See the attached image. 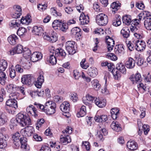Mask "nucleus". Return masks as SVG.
<instances>
[{"mask_svg": "<svg viewBox=\"0 0 151 151\" xmlns=\"http://www.w3.org/2000/svg\"><path fill=\"white\" fill-rule=\"evenodd\" d=\"M144 25L146 28L148 30H151V18H148L144 19Z\"/></svg>", "mask_w": 151, "mask_h": 151, "instance_id": "34", "label": "nucleus"}, {"mask_svg": "<svg viewBox=\"0 0 151 151\" xmlns=\"http://www.w3.org/2000/svg\"><path fill=\"white\" fill-rule=\"evenodd\" d=\"M114 51L116 54L120 55L124 52V49L122 45H116L114 49Z\"/></svg>", "mask_w": 151, "mask_h": 151, "instance_id": "25", "label": "nucleus"}, {"mask_svg": "<svg viewBox=\"0 0 151 151\" xmlns=\"http://www.w3.org/2000/svg\"><path fill=\"white\" fill-rule=\"evenodd\" d=\"M20 134L19 132H16L14 134L12 137L14 145L13 147L15 149H17L19 146V138Z\"/></svg>", "mask_w": 151, "mask_h": 151, "instance_id": "7", "label": "nucleus"}, {"mask_svg": "<svg viewBox=\"0 0 151 151\" xmlns=\"http://www.w3.org/2000/svg\"><path fill=\"white\" fill-rule=\"evenodd\" d=\"M86 109L85 106H83L80 109V110L77 114L78 117H83L86 114Z\"/></svg>", "mask_w": 151, "mask_h": 151, "instance_id": "35", "label": "nucleus"}, {"mask_svg": "<svg viewBox=\"0 0 151 151\" xmlns=\"http://www.w3.org/2000/svg\"><path fill=\"white\" fill-rule=\"evenodd\" d=\"M7 145L6 141L4 139L0 138V148L3 149L6 147Z\"/></svg>", "mask_w": 151, "mask_h": 151, "instance_id": "56", "label": "nucleus"}, {"mask_svg": "<svg viewBox=\"0 0 151 151\" xmlns=\"http://www.w3.org/2000/svg\"><path fill=\"white\" fill-rule=\"evenodd\" d=\"M7 117L5 114L0 111V126H2L6 123Z\"/></svg>", "mask_w": 151, "mask_h": 151, "instance_id": "29", "label": "nucleus"}, {"mask_svg": "<svg viewBox=\"0 0 151 151\" xmlns=\"http://www.w3.org/2000/svg\"><path fill=\"white\" fill-rule=\"evenodd\" d=\"M27 139L26 137H21L19 142V144H21V147L25 149L27 145Z\"/></svg>", "mask_w": 151, "mask_h": 151, "instance_id": "45", "label": "nucleus"}, {"mask_svg": "<svg viewBox=\"0 0 151 151\" xmlns=\"http://www.w3.org/2000/svg\"><path fill=\"white\" fill-rule=\"evenodd\" d=\"M95 98L89 94L86 96L85 97L83 98V103L86 105L89 106L91 104L94 100Z\"/></svg>", "mask_w": 151, "mask_h": 151, "instance_id": "11", "label": "nucleus"}, {"mask_svg": "<svg viewBox=\"0 0 151 151\" xmlns=\"http://www.w3.org/2000/svg\"><path fill=\"white\" fill-rule=\"evenodd\" d=\"M43 75L44 73H40L37 81L35 83V85L38 88H41L42 85L44 81Z\"/></svg>", "mask_w": 151, "mask_h": 151, "instance_id": "10", "label": "nucleus"}, {"mask_svg": "<svg viewBox=\"0 0 151 151\" xmlns=\"http://www.w3.org/2000/svg\"><path fill=\"white\" fill-rule=\"evenodd\" d=\"M18 38L17 36L14 34L12 35L8 38V41L11 45H14L16 43Z\"/></svg>", "mask_w": 151, "mask_h": 151, "instance_id": "30", "label": "nucleus"}, {"mask_svg": "<svg viewBox=\"0 0 151 151\" xmlns=\"http://www.w3.org/2000/svg\"><path fill=\"white\" fill-rule=\"evenodd\" d=\"M116 68L117 70L122 73L124 74L126 73V69L123 63H117L116 65Z\"/></svg>", "mask_w": 151, "mask_h": 151, "instance_id": "22", "label": "nucleus"}, {"mask_svg": "<svg viewBox=\"0 0 151 151\" xmlns=\"http://www.w3.org/2000/svg\"><path fill=\"white\" fill-rule=\"evenodd\" d=\"M33 32L38 35H41L43 33V30L42 27L40 26H35L33 27Z\"/></svg>", "mask_w": 151, "mask_h": 151, "instance_id": "27", "label": "nucleus"}, {"mask_svg": "<svg viewBox=\"0 0 151 151\" xmlns=\"http://www.w3.org/2000/svg\"><path fill=\"white\" fill-rule=\"evenodd\" d=\"M78 32H81V29L78 27L73 28L71 30V34L73 36Z\"/></svg>", "mask_w": 151, "mask_h": 151, "instance_id": "60", "label": "nucleus"}, {"mask_svg": "<svg viewBox=\"0 0 151 151\" xmlns=\"http://www.w3.org/2000/svg\"><path fill=\"white\" fill-rule=\"evenodd\" d=\"M86 60L85 59H83L82 60V61L80 63V65L81 67L84 69H87L89 66V65L88 64H86L84 63H85Z\"/></svg>", "mask_w": 151, "mask_h": 151, "instance_id": "62", "label": "nucleus"}, {"mask_svg": "<svg viewBox=\"0 0 151 151\" xmlns=\"http://www.w3.org/2000/svg\"><path fill=\"white\" fill-rule=\"evenodd\" d=\"M125 64L127 68L131 69L134 67L135 62L132 58L129 57L126 62Z\"/></svg>", "mask_w": 151, "mask_h": 151, "instance_id": "23", "label": "nucleus"}, {"mask_svg": "<svg viewBox=\"0 0 151 151\" xmlns=\"http://www.w3.org/2000/svg\"><path fill=\"white\" fill-rule=\"evenodd\" d=\"M87 74L91 77H95L98 74V73L97 69L94 67H91L88 69Z\"/></svg>", "mask_w": 151, "mask_h": 151, "instance_id": "20", "label": "nucleus"}, {"mask_svg": "<svg viewBox=\"0 0 151 151\" xmlns=\"http://www.w3.org/2000/svg\"><path fill=\"white\" fill-rule=\"evenodd\" d=\"M96 19L97 24L100 26L106 25L108 22L107 16L102 13L98 14Z\"/></svg>", "mask_w": 151, "mask_h": 151, "instance_id": "4", "label": "nucleus"}, {"mask_svg": "<svg viewBox=\"0 0 151 151\" xmlns=\"http://www.w3.org/2000/svg\"><path fill=\"white\" fill-rule=\"evenodd\" d=\"M50 12L52 14L55 16H61V14L60 12H57L54 8H51L50 9Z\"/></svg>", "mask_w": 151, "mask_h": 151, "instance_id": "52", "label": "nucleus"}, {"mask_svg": "<svg viewBox=\"0 0 151 151\" xmlns=\"http://www.w3.org/2000/svg\"><path fill=\"white\" fill-rule=\"evenodd\" d=\"M80 23L81 24H87L89 22V18L87 15H86L82 12L79 17Z\"/></svg>", "mask_w": 151, "mask_h": 151, "instance_id": "15", "label": "nucleus"}, {"mask_svg": "<svg viewBox=\"0 0 151 151\" xmlns=\"http://www.w3.org/2000/svg\"><path fill=\"white\" fill-rule=\"evenodd\" d=\"M130 31L127 28H124L121 31V33L124 37L127 38L130 35Z\"/></svg>", "mask_w": 151, "mask_h": 151, "instance_id": "33", "label": "nucleus"}, {"mask_svg": "<svg viewBox=\"0 0 151 151\" xmlns=\"http://www.w3.org/2000/svg\"><path fill=\"white\" fill-rule=\"evenodd\" d=\"M68 24L66 23H63L62 22V24L59 29L64 32H66L68 28Z\"/></svg>", "mask_w": 151, "mask_h": 151, "instance_id": "49", "label": "nucleus"}, {"mask_svg": "<svg viewBox=\"0 0 151 151\" xmlns=\"http://www.w3.org/2000/svg\"><path fill=\"white\" fill-rule=\"evenodd\" d=\"M6 105L9 107L16 109L18 107L17 101L14 99H8L6 102Z\"/></svg>", "mask_w": 151, "mask_h": 151, "instance_id": "12", "label": "nucleus"}, {"mask_svg": "<svg viewBox=\"0 0 151 151\" xmlns=\"http://www.w3.org/2000/svg\"><path fill=\"white\" fill-rule=\"evenodd\" d=\"M134 77H135L136 78V84L139 83H140L142 81V78L140 74L139 73H136L135 75H134Z\"/></svg>", "mask_w": 151, "mask_h": 151, "instance_id": "59", "label": "nucleus"}, {"mask_svg": "<svg viewBox=\"0 0 151 151\" xmlns=\"http://www.w3.org/2000/svg\"><path fill=\"white\" fill-rule=\"evenodd\" d=\"M143 128L144 132L145 135H147L150 130L149 126L148 125L144 124L142 126Z\"/></svg>", "mask_w": 151, "mask_h": 151, "instance_id": "64", "label": "nucleus"}, {"mask_svg": "<svg viewBox=\"0 0 151 151\" xmlns=\"http://www.w3.org/2000/svg\"><path fill=\"white\" fill-rule=\"evenodd\" d=\"M44 112L47 114H52L55 112L56 104L52 101H48L45 103Z\"/></svg>", "mask_w": 151, "mask_h": 151, "instance_id": "3", "label": "nucleus"}, {"mask_svg": "<svg viewBox=\"0 0 151 151\" xmlns=\"http://www.w3.org/2000/svg\"><path fill=\"white\" fill-rule=\"evenodd\" d=\"M34 131L33 128L32 127L29 126L27 127L22 129L20 132L23 136L29 137L31 136L33 134Z\"/></svg>", "mask_w": 151, "mask_h": 151, "instance_id": "8", "label": "nucleus"}, {"mask_svg": "<svg viewBox=\"0 0 151 151\" xmlns=\"http://www.w3.org/2000/svg\"><path fill=\"white\" fill-rule=\"evenodd\" d=\"M130 28L131 32H134L137 31L139 29V22H136L135 20L132 21V23L130 24Z\"/></svg>", "mask_w": 151, "mask_h": 151, "instance_id": "16", "label": "nucleus"}, {"mask_svg": "<svg viewBox=\"0 0 151 151\" xmlns=\"http://www.w3.org/2000/svg\"><path fill=\"white\" fill-rule=\"evenodd\" d=\"M143 14V19H145L148 18H151V13L148 11H145L142 13Z\"/></svg>", "mask_w": 151, "mask_h": 151, "instance_id": "63", "label": "nucleus"}, {"mask_svg": "<svg viewBox=\"0 0 151 151\" xmlns=\"http://www.w3.org/2000/svg\"><path fill=\"white\" fill-rule=\"evenodd\" d=\"M23 49L22 45H18L12 50H10L9 52L10 54L12 55L16 53L19 54L22 53Z\"/></svg>", "mask_w": 151, "mask_h": 151, "instance_id": "17", "label": "nucleus"}, {"mask_svg": "<svg viewBox=\"0 0 151 151\" xmlns=\"http://www.w3.org/2000/svg\"><path fill=\"white\" fill-rule=\"evenodd\" d=\"M75 44V42L72 41H68L66 42L65 45V49L69 54H73L76 52Z\"/></svg>", "mask_w": 151, "mask_h": 151, "instance_id": "5", "label": "nucleus"}, {"mask_svg": "<svg viewBox=\"0 0 151 151\" xmlns=\"http://www.w3.org/2000/svg\"><path fill=\"white\" fill-rule=\"evenodd\" d=\"M111 72L115 79L117 80L120 78L121 77V74L118 72L115 69H113L111 71Z\"/></svg>", "mask_w": 151, "mask_h": 151, "instance_id": "48", "label": "nucleus"}, {"mask_svg": "<svg viewBox=\"0 0 151 151\" xmlns=\"http://www.w3.org/2000/svg\"><path fill=\"white\" fill-rule=\"evenodd\" d=\"M23 56L26 59L29 58L31 54V51L27 48H24L23 50Z\"/></svg>", "mask_w": 151, "mask_h": 151, "instance_id": "40", "label": "nucleus"}, {"mask_svg": "<svg viewBox=\"0 0 151 151\" xmlns=\"http://www.w3.org/2000/svg\"><path fill=\"white\" fill-rule=\"evenodd\" d=\"M14 14L12 15V17L14 18H17L22 14V9L21 6L18 5H14L13 6Z\"/></svg>", "mask_w": 151, "mask_h": 151, "instance_id": "9", "label": "nucleus"}, {"mask_svg": "<svg viewBox=\"0 0 151 151\" xmlns=\"http://www.w3.org/2000/svg\"><path fill=\"white\" fill-rule=\"evenodd\" d=\"M105 101L106 100L101 101L99 99L96 98L94 100V102L95 104L99 107L103 108L106 106V103Z\"/></svg>", "mask_w": 151, "mask_h": 151, "instance_id": "32", "label": "nucleus"}, {"mask_svg": "<svg viewBox=\"0 0 151 151\" xmlns=\"http://www.w3.org/2000/svg\"><path fill=\"white\" fill-rule=\"evenodd\" d=\"M72 128L70 127H68L65 130H63L62 132L64 134L68 135L69 134H70L72 133Z\"/></svg>", "mask_w": 151, "mask_h": 151, "instance_id": "61", "label": "nucleus"}, {"mask_svg": "<svg viewBox=\"0 0 151 151\" xmlns=\"http://www.w3.org/2000/svg\"><path fill=\"white\" fill-rule=\"evenodd\" d=\"M91 83L92 86L96 90L98 91L101 88V85L97 79L93 80L91 81Z\"/></svg>", "mask_w": 151, "mask_h": 151, "instance_id": "38", "label": "nucleus"}, {"mask_svg": "<svg viewBox=\"0 0 151 151\" xmlns=\"http://www.w3.org/2000/svg\"><path fill=\"white\" fill-rule=\"evenodd\" d=\"M47 4H39L37 6L38 9L41 12H43L47 9Z\"/></svg>", "mask_w": 151, "mask_h": 151, "instance_id": "47", "label": "nucleus"}, {"mask_svg": "<svg viewBox=\"0 0 151 151\" xmlns=\"http://www.w3.org/2000/svg\"><path fill=\"white\" fill-rule=\"evenodd\" d=\"M121 17L119 16L114 18L112 20V24L115 27L119 26L121 24Z\"/></svg>", "mask_w": 151, "mask_h": 151, "instance_id": "39", "label": "nucleus"}, {"mask_svg": "<svg viewBox=\"0 0 151 151\" xmlns=\"http://www.w3.org/2000/svg\"><path fill=\"white\" fill-rule=\"evenodd\" d=\"M65 137L62 135L60 139V141L61 143L63 145H66L69 143H70L71 141V139L70 136L68 134L67 135L65 134Z\"/></svg>", "mask_w": 151, "mask_h": 151, "instance_id": "19", "label": "nucleus"}, {"mask_svg": "<svg viewBox=\"0 0 151 151\" xmlns=\"http://www.w3.org/2000/svg\"><path fill=\"white\" fill-rule=\"evenodd\" d=\"M26 29L23 27H19L17 31V34L20 37L24 35V34L27 32Z\"/></svg>", "mask_w": 151, "mask_h": 151, "instance_id": "46", "label": "nucleus"}, {"mask_svg": "<svg viewBox=\"0 0 151 151\" xmlns=\"http://www.w3.org/2000/svg\"><path fill=\"white\" fill-rule=\"evenodd\" d=\"M107 44V48L108 51L109 52L111 51L113 49V47L114 45V42H106Z\"/></svg>", "mask_w": 151, "mask_h": 151, "instance_id": "53", "label": "nucleus"}, {"mask_svg": "<svg viewBox=\"0 0 151 151\" xmlns=\"http://www.w3.org/2000/svg\"><path fill=\"white\" fill-rule=\"evenodd\" d=\"M34 104L35 106V107L40 109L42 111H44V109H45V106L36 102H35Z\"/></svg>", "mask_w": 151, "mask_h": 151, "instance_id": "51", "label": "nucleus"}, {"mask_svg": "<svg viewBox=\"0 0 151 151\" xmlns=\"http://www.w3.org/2000/svg\"><path fill=\"white\" fill-rule=\"evenodd\" d=\"M120 3L117 4L115 2L113 3L111 5V8L112 9V12L115 13L120 7Z\"/></svg>", "mask_w": 151, "mask_h": 151, "instance_id": "42", "label": "nucleus"}, {"mask_svg": "<svg viewBox=\"0 0 151 151\" xmlns=\"http://www.w3.org/2000/svg\"><path fill=\"white\" fill-rule=\"evenodd\" d=\"M42 57V55L40 52H33L30 58L32 61L35 62L41 59Z\"/></svg>", "mask_w": 151, "mask_h": 151, "instance_id": "14", "label": "nucleus"}, {"mask_svg": "<svg viewBox=\"0 0 151 151\" xmlns=\"http://www.w3.org/2000/svg\"><path fill=\"white\" fill-rule=\"evenodd\" d=\"M97 132V137L100 140H103V135H105L107 134V132L104 128H101Z\"/></svg>", "mask_w": 151, "mask_h": 151, "instance_id": "24", "label": "nucleus"}, {"mask_svg": "<svg viewBox=\"0 0 151 151\" xmlns=\"http://www.w3.org/2000/svg\"><path fill=\"white\" fill-rule=\"evenodd\" d=\"M17 20L16 19H14L12 21L9 23V25L10 27L16 29L20 26V24L17 22Z\"/></svg>", "mask_w": 151, "mask_h": 151, "instance_id": "43", "label": "nucleus"}, {"mask_svg": "<svg viewBox=\"0 0 151 151\" xmlns=\"http://www.w3.org/2000/svg\"><path fill=\"white\" fill-rule=\"evenodd\" d=\"M14 121L17 122L23 127L31 124V121L29 116L21 113H19L17 114L16 120Z\"/></svg>", "mask_w": 151, "mask_h": 151, "instance_id": "2", "label": "nucleus"}, {"mask_svg": "<svg viewBox=\"0 0 151 151\" xmlns=\"http://www.w3.org/2000/svg\"><path fill=\"white\" fill-rule=\"evenodd\" d=\"M131 16L128 15L124 16L122 17V21L124 23L127 25H129L132 23Z\"/></svg>", "mask_w": 151, "mask_h": 151, "instance_id": "37", "label": "nucleus"}, {"mask_svg": "<svg viewBox=\"0 0 151 151\" xmlns=\"http://www.w3.org/2000/svg\"><path fill=\"white\" fill-rule=\"evenodd\" d=\"M32 78L30 75H24L22 77L21 82L23 84L29 86L31 84Z\"/></svg>", "mask_w": 151, "mask_h": 151, "instance_id": "13", "label": "nucleus"}, {"mask_svg": "<svg viewBox=\"0 0 151 151\" xmlns=\"http://www.w3.org/2000/svg\"><path fill=\"white\" fill-rule=\"evenodd\" d=\"M44 122L45 121L43 119L38 120L37 123L36 124L37 128L38 129L40 127H41Z\"/></svg>", "mask_w": 151, "mask_h": 151, "instance_id": "57", "label": "nucleus"}, {"mask_svg": "<svg viewBox=\"0 0 151 151\" xmlns=\"http://www.w3.org/2000/svg\"><path fill=\"white\" fill-rule=\"evenodd\" d=\"M15 88L14 84H9L7 86V91L9 93L13 92L14 91V89Z\"/></svg>", "mask_w": 151, "mask_h": 151, "instance_id": "50", "label": "nucleus"}, {"mask_svg": "<svg viewBox=\"0 0 151 151\" xmlns=\"http://www.w3.org/2000/svg\"><path fill=\"white\" fill-rule=\"evenodd\" d=\"M70 106L69 103L67 101H65L60 105V109L62 111L67 113L69 111Z\"/></svg>", "mask_w": 151, "mask_h": 151, "instance_id": "21", "label": "nucleus"}, {"mask_svg": "<svg viewBox=\"0 0 151 151\" xmlns=\"http://www.w3.org/2000/svg\"><path fill=\"white\" fill-rule=\"evenodd\" d=\"M3 71L0 70V83L2 85H4L6 77L5 73Z\"/></svg>", "mask_w": 151, "mask_h": 151, "instance_id": "41", "label": "nucleus"}, {"mask_svg": "<svg viewBox=\"0 0 151 151\" xmlns=\"http://www.w3.org/2000/svg\"><path fill=\"white\" fill-rule=\"evenodd\" d=\"M127 146L128 148L131 150H135L138 147L137 144L134 140L129 141L127 142Z\"/></svg>", "mask_w": 151, "mask_h": 151, "instance_id": "18", "label": "nucleus"}, {"mask_svg": "<svg viewBox=\"0 0 151 151\" xmlns=\"http://www.w3.org/2000/svg\"><path fill=\"white\" fill-rule=\"evenodd\" d=\"M31 112V113H29L28 114L29 115L33 116L35 118L37 116V111L35 107L33 108Z\"/></svg>", "mask_w": 151, "mask_h": 151, "instance_id": "55", "label": "nucleus"}, {"mask_svg": "<svg viewBox=\"0 0 151 151\" xmlns=\"http://www.w3.org/2000/svg\"><path fill=\"white\" fill-rule=\"evenodd\" d=\"M62 22L60 20H55L52 23V27L55 29H59L62 24Z\"/></svg>", "mask_w": 151, "mask_h": 151, "instance_id": "36", "label": "nucleus"}, {"mask_svg": "<svg viewBox=\"0 0 151 151\" xmlns=\"http://www.w3.org/2000/svg\"><path fill=\"white\" fill-rule=\"evenodd\" d=\"M120 124L117 122H113L111 125V128L114 130L119 132L121 131V128L120 127Z\"/></svg>", "mask_w": 151, "mask_h": 151, "instance_id": "28", "label": "nucleus"}, {"mask_svg": "<svg viewBox=\"0 0 151 151\" xmlns=\"http://www.w3.org/2000/svg\"><path fill=\"white\" fill-rule=\"evenodd\" d=\"M7 65L6 61L5 60H2L0 63V70H5L7 68Z\"/></svg>", "mask_w": 151, "mask_h": 151, "instance_id": "44", "label": "nucleus"}, {"mask_svg": "<svg viewBox=\"0 0 151 151\" xmlns=\"http://www.w3.org/2000/svg\"><path fill=\"white\" fill-rule=\"evenodd\" d=\"M66 55L64 50L61 48H58L56 50H52L50 51V57L48 59L49 63L52 65L55 64L57 63L56 57H61L64 58Z\"/></svg>", "mask_w": 151, "mask_h": 151, "instance_id": "1", "label": "nucleus"}, {"mask_svg": "<svg viewBox=\"0 0 151 151\" xmlns=\"http://www.w3.org/2000/svg\"><path fill=\"white\" fill-rule=\"evenodd\" d=\"M30 18L31 16L29 15H27L25 17H23L21 19L20 22L23 24L28 25L32 21Z\"/></svg>", "mask_w": 151, "mask_h": 151, "instance_id": "26", "label": "nucleus"}, {"mask_svg": "<svg viewBox=\"0 0 151 151\" xmlns=\"http://www.w3.org/2000/svg\"><path fill=\"white\" fill-rule=\"evenodd\" d=\"M146 47V43L144 41L138 40L135 42V48L138 51H143Z\"/></svg>", "mask_w": 151, "mask_h": 151, "instance_id": "6", "label": "nucleus"}, {"mask_svg": "<svg viewBox=\"0 0 151 151\" xmlns=\"http://www.w3.org/2000/svg\"><path fill=\"white\" fill-rule=\"evenodd\" d=\"M95 120L98 122H105L107 120L108 118L106 115H102L101 116H96L94 117Z\"/></svg>", "mask_w": 151, "mask_h": 151, "instance_id": "31", "label": "nucleus"}, {"mask_svg": "<svg viewBox=\"0 0 151 151\" xmlns=\"http://www.w3.org/2000/svg\"><path fill=\"white\" fill-rule=\"evenodd\" d=\"M9 70V76L12 78H14L16 76V72L14 69H12L10 68Z\"/></svg>", "mask_w": 151, "mask_h": 151, "instance_id": "58", "label": "nucleus"}, {"mask_svg": "<svg viewBox=\"0 0 151 151\" xmlns=\"http://www.w3.org/2000/svg\"><path fill=\"white\" fill-rule=\"evenodd\" d=\"M32 64L30 61L28 60H26L22 64L23 67L24 69H29L31 67Z\"/></svg>", "mask_w": 151, "mask_h": 151, "instance_id": "54", "label": "nucleus"}]
</instances>
